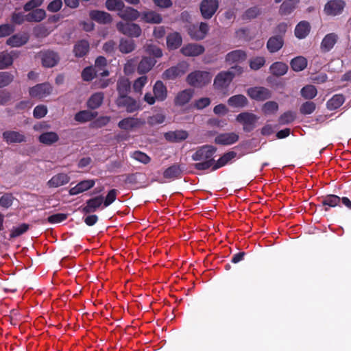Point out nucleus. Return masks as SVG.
I'll return each mask as SVG.
<instances>
[{
	"label": "nucleus",
	"instance_id": "34",
	"mask_svg": "<svg viewBox=\"0 0 351 351\" xmlns=\"http://www.w3.org/2000/svg\"><path fill=\"white\" fill-rule=\"evenodd\" d=\"M15 54L14 51H2L0 53V70L7 69L12 64Z\"/></svg>",
	"mask_w": 351,
	"mask_h": 351
},
{
	"label": "nucleus",
	"instance_id": "37",
	"mask_svg": "<svg viewBox=\"0 0 351 351\" xmlns=\"http://www.w3.org/2000/svg\"><path fill=\"white\" fill-rule=\"evenodd\" d=\"M299 0H286L280 5L279 13L281 15L291 14L296 8Z\"/></svg>",
	"mask_w": 351,
	"mask_h": 351
},
{
	"label": "nucleus",
	"instance_id": "57",
	"mask_svg": "<svg viewBox=\"0 0 351 351\" xmlns=\"http://www.w3.org/2000/svg\"><path fill=\"white\" fill-rule=\"evenodd\" d=\"M261 13V11L257 7H252L247 9L243 14V19L244 20H251L256 18Z\"/></svg>",
	"mask_w": 351,
	"mask_h": 351
},
{
	"label": "nucleus",
	"instance_id": "45",
	"mask_svg": "<svg viewBox=\"0 0 351 351\" xmlns=\"http://www.w3.org/2000/svg\"><path fill=\"white\" fill-rule=\"evenodd\" d=\"M345 98L342 95H335L327 102V108L330 110H335L339 108L344 102Z\"/></svg>",
	"mask_w": 351,
	"mask_h": 351
},
{
	"label": "nucleus",
	"instance_id": "54",
	"mask_svg": "<svg viewBox=\"0 0 351 351\" xmlns=\"http://www.w3.org/2000/svg\"><path fill=\"white\" fill-rule=\"evenodd\" d=\"M147 83V76H141L138 78H137L133 84V89L134 91L141 94L142 93V89L144 87V86Z\"/></svg>",
	"mask_w": 351,
	"mask_h": 351
},
{
	"label": "nucleus",
	"instance_id": "11",
	"mask_svg": "<svg viewBox=\"0 0 351 351\" xmlns=\"http://www.w3.org/2000/svg\"><path fill=\"white\" fill-rule=\"evenodd\" d=\"M145 124V121L139 118L130 117L123 119L118 123V127L125 131H130L140 128Z\"/></svg>",
	"mask_w": 351,
	"mask_h": 351
},
{
	"label": "nucleus",
	"instance_id": "52",
	"mask_svg": "<svg viewBox=\"0 0 351 351\" xmlns=\"http://www.w3.org/2000/svg\"><path fill=\"white\" fill-rule=\"evenodd\" d=\"M14 76L10 72H0V88L8 86L14 80Z\"/></svg>",
	"mask_w": 351,
	"mask_h": 351
},
{
	"label": "nucleus",
	"instance_id": "62",
	"mask_svg": "<svg viewBox=\"0 0 351 351\" xmlns=\"http://www.w3.org/2000/svg\"><path fill=\"white\" fill-rule=\"evenodd\" d=\"M145 51L153 55L156 58H160L162 56V51L160 48L154 45H147L145 47Z\"/></svg>",
	"mask_w": 351,
	"mask_h": 351
},
{
	"label": "nucleus",
	"instance_id": "33",
	"mask_svg": "<svg viewBox=\"0 0 351 351\" xmlns=\"http://www.w3.org/2000/svg\"><path fill=\"white\" fill-rule=\"evenodd\" d=\"M104 95L101 92L95 93L88 99L86 105L90 109H97L103 103Z\"/></svg>",
	"mask_w": 351,
	"mask_h": 351
},
{
	"label": "nucleus",
	"instance_id": "35",
	"mask_svg": "<svg viewBox=\"0 0 351 351\" xmlns=\"http://www.w3.org/2000/svg\"><path fill=\"white\" fill-rule=\"evenodd\" d=\"M229 106L234 108H243L248 104V100L243 95H237L230 97L228 100Z\"/></svg>",
	"mask_w": 351,
	"mask_h": 351
},
{
	"label": "nucleus",
	"instance_id": "9",
	"mask_svg": "<svg viewBox=\"0 0 351 351\" xmlns=\"http://www.w3.org/2000/svg\"><path fill=\"white\" fill-rule=\"evenodd\" d=\"M247 95L256 101H264L271 97V91L267 88L258 86L250 88L247 90Z\"/></svg>",
	"mask_w": 351,
	"mask_h": 351
},
{
	"label": "nucleus",
	"instance_id": "44",
	"mask_svg": "<svg viewBox=\"0 0 351 351\" xmlns=\"http://www.w3.org/2000/svg\"><path fill=\"white\" fill-rule=\"evenodd\" d=\"M136 47L133 40L121 39L119 45V49L123 53H128L134 50Z\"/></svg>",
	"mask_w": 351,
	"mask_h": 351
},
{
	"label": "nucleus",
	"instance_id": "51",
	"mask_svg": "<svg viewBox=\"0 0 351 351\" xmlns=\"http://www.w3.org/2000/svg\"><path fill=\"white\" fill-rule=\"evenodd\" d=\"M236 154L234 152H230L225 154L217 161V162L213 167V169L215 170L219 167L224 166L229 160L234 158Z\"/></svg>",
	"mask_w": 351,
	"mask_h": 351
},
{
	"label": "nucleus",
	"instance_id": "5",
	"mask_svg": "<svg viewBox=\"0 0 351 351\" xmlns=\"http://www.w3.org/2000/svg\"><path fill=\"white\" fill-rule=\"evenodd\" d=\"M188 69L189 64L187 62H180L176 66L167 69L162 74V78L164 80H174L185 74Z\"/></svg>",
	"mask_w": 351,
	"mask_h": 351
},
{
	"label": "nucleus",
	"instance_id": "24",
	"mask_svg": "<svg viewBox=\"0 0 351 351\" xmlns=\"http://www.w3.org/2000/svg\"><path fill=\"white\" fill-rule=\"evenodd\" d=\"M284 45L282 36H274L271 37L267 43V48L270 53H275L279 51Z\"/></svg>",
	"mask_w": 351,
	"mask_h": 351
},
{
	"label": "nucleus",
	"instance_id": "60",
	"mask_svg": "<svg viewBox=\"0 0 351 351\" xmlns=\"http://www.w3.org/2000/svg\"><path fill=\"white\" fill-rule=\"evenodd\" d=\"M14 197L10 193L4 194L0 198V206L4 208H8L12 204Z\"/></svg>",
	"mask_w": 351,
	"mask_h": 351
},
{
	"label": "nucleus",
	"instance_id": "38",
	"mask_svg": "<svg viewBox=\"0 0 351 351\" xmlns=\"http://www.w3.org/2000/svg\"><path fill=\"white\" fill-rule=\"evenodd\" d=\"M156 64V60L150 58L144 57L138 64L137 70L139 73H145L152 69Z\"/></svg>",
	"mask_w": 351,
	"mask_h": 351
},
{
	"label": "nucleus",
	"instance_id": "16",
	"mask_svg": "<svg viewBox=\"0 0 351 351\" xmlns=\"http://www.w3.org/2000/svg\"><path fill=\"white\" fill-rule=\"evenodd\" d=\"M204 47L197 43H189L184 45L180 49V52L184 56H197L204 52Z\"/></svg>",
	"mask_w": 351,
	"mask_h": 351
},
{
	"label": "nucleus",
	"instance_id": "28",
	"mask_svg": "<svg viewBox=\"0 0 351 351\" xmlns=\"http://www.w3.org/2000/svg\"><path fill=\"white\" fill-rule=\"evenodd\" d=\"M89 16L91 19L99 23H110L112 20L111 15L104 11L93 10L90 12Z\"/></svg>",
	"mask_w": 351,
	"mask_h": 351
},
{
	"label": "nucleus",
	"instance_id": "15",
	"mask_svg": "<svg viewBox=\"0 0 351 351\" xmlns=\"http://www.w3.org/2000/svg\"><path fill=\"white\" fill-rule=\"evenodd\" d=\"M3 138L7 143H21L26 142V136L22 132L7 130L3 133Z\"/></svg>",
	"mask_w": 351,
	"mask_h": 351
},
{
	"label": "nucleus",
	"instance_id": "64",
	"mask_svg": "<svg viewBox=\"0 0 351 351\" xmlns=\"http://www.w3.org/2000/svg\"><path fill=\"white\" fill-rule=\"evenodd\" d=\"M97 73V71H95L93 67H86L82 73V77L84 81H90L94 78Z\"/></svg>",
	"mask_w": 351,
	"mask_h": 351
},
{
	"label": "nucleus",
	"instance_id": "32",
	"mask_svg": "<svg viewBox=\"0 0 351 351\" xmlns=\"http://www.w3.org/2000/svg\"><path fill=\"white\" fill-rule=\"evenodd\" d=\"M38 141L44 145H51L59 141V136L55 132H43L39 136Z\"/></svg>",
	"mask_w": 351,
	"mask_h": 351
},
{
	"label": "nucleus",
	"instance_id": "30",
	"mask_svg": "<svg viewBox=\"0 0 351 351\" xmlns=\"http://www.w3.org/2000/svg\"><path fill=\"white\" fill-rule=\"evenodd\" d=\"M239 139V136L234 132L226 133L217 136L215 138V143L221 145H230L237 142Z\"/></svg>",
	"mask_w": 351,
	"mask_h": 351
},
{
	"label": "nucleus",
	"instance_id": "43",
	"mask_svg": "<svg viewBox=\"0 0 351 351\" xmlns=\"http://www.w3.org/2000/svg\"><path fill=\"white\" fill-rule=\"evenodd\" d=\"M291 67L296 72L303 71L307 66V60L303 56H298L291 61Z\"/></svg>",
	"mask_w": 351,
	"mask_h": 351
},
{
	"label": "nucleus",
	"instance_id": "46",
	"mask_svg": "<svg viewBox=\"0 0 351 351\" xmlns=\"http://www.w3.org/2000/svg\"><path fill=\"white\" fill-rule=\"evenodd\" d=\"M107 64L106 59L103 56L98 57L95 60V67L97 69V72L101 76H107L109 72L107 70H104V68Z\"/></svg>",
	"mask_w": 351,
	"mask_h": 351
},
{
	"label": "nucleus",
	"instance_id": "31",
	"mask_svg": "<svg viewBox=\"0 0 351 351\" xmlns=\"http://www.w3.org/2000/svg\"><path fill=\"white\" fill-rule=\"evenodd\" d=\"M97 114V112L84 110L76 113L74 119L77 122L85 123L93 120Z\"/></svg>",
	"mask_w": 351,
	"mask_h": 351
},
{
	"label": "nucleus",
	"instance_id": "40",
	"mask_svg": "<svg viewBox=\"0 0 351 351\" xmlns=\"http://www.w3.org/2000/svg\"><path fill=\"white\" fill-rule=\"evenodd\" d=\"M89 50V44L86 40L77 42L73 49V52L76 57H82L85 56Z\"/></svg>",
	"mask_w": 351,
	"mask_h": 351
},
{
	"label": "nucleus",
	"instance_id": "59",
	"mask_svg": "<svg viewBox=\"0 0 351 351\" xmlns=\"http://www.w3.org/2000/svg\"><path fill=\"white\" fill-rule=\"evenodd\" d=\"M340 197L337 195H330L326 197L322 203L324 206H329L330 207H334L337 206L340 202Z\"/></svg>",
	"mask_w": 351,
	"mask_h": 351
},
{
	"label": "nucleus",
	"instance_id": "47",
	"mask_svg": "<svg viewBox=\"0 0 351 351\" xmlns=\"http://www.w3.org/2000/svg\"><path fill=\"white\" fill-rule=\"evenodd\" d=\"M106 8L110 11H120L125 8V4L122 0H106L105 3Z\"/></svg>",
	"mask_w": 351,
	"mask_h": 351
},
{
	"label": "nucleus",
	"instance_id": "36",
	"mask_svg": "<svg viewBox=\"0 0 351 351\" xmlns=\"http://www.w3.org/2000/svg\"><path fill=\"white\" fill-rule=\"evenodd\" d=\"M247 56L242 50H234L228 53L226 56V60L230 64L245 60Z\"/></svg>",
	"mask_w": 351,
	"mask_h": 351
},
{
	"label": "nucleus",
	"instance_id": "21",
	"mask_svg": "<svg viewBox=\"0 0 351 351\" xmlns=\"http://www.w3.org/2000/svg\"><path fill=\"white\" fill-rule=\"evenodd\" d=\"M118 16L125 21H132L138 19L141 16V13L131 7H125L120 12H118Z\"/></svg>",
	"mask_w": 351,
	"mask_h": 351
},
{
	"label": "nucleus",
	"instance_id": "27",
	"mask_svg": "<svg viewBox=\"0 0 351 351\" xmlns=\"http://www.w3.org/2000/svg\"><path fill=\"white\" fill-rule=\"evenodd\" d=\"M95 182L93 180H83L78 183L74 187H72L69 190V194L71 195H75L84 191H86L88 189L92 188L95 185Z\"/></svg>",
	"mask_w": 351,
	"mask_h": 351
},
{
	"label": "nucleus",
	"instance_id": "49",
	"mask_svg": "<svg viewBox=\"0 0 351 351\" xmlns=\"http://www.w3.org/2000/svg\"><path fill=\"white\" fill-rule=\"evenodd\" d=\"M301 95L306 99L314 98L317 93L316 88L313 85H306L301 89Z\"/></svg>",
	"mask_w": 351,
	"mask_h": 351
},
{
	"label": "nucleus",
	"instance_id": "53",
	"mask_svg": "<svg viewBox=\"0 0 351 351\" xmlns=\"http://www.w3.org/2000/svg\"><path fill=\"white\" fill-rule=\"evenodd\" d=\"M180 174V169L178 165H173L164 171V177L167 179L177 178Z\"/></svg>",
	"mask_w": 351,
	"mask_h": 351
},
{
	"label": "nucleus",
	"instance_id": "63",
	"mask_svg": "<svg viewBox=\"0 0 351 351\" xmlns=\"http://www.w3.org/2000/svg\"><path fill=\"white\" fill-rule=\"evenodd\" d=\"M315 109V104L313 101H306L300 107V112L303 114H311Z\"/></svg>",
	"mask_w": 351,
	"mask_h": 351
},
{
	"label": "nucleus",
	"instance_id": "8",
	"mask_svg": "<svg viewBox=\"0 0 351 351\" xmlns=\"http://www.w3.org/2000/svg\"><path fill=\"white\" fill-rule=\"evenodd\" d=\"M219 7L218 0H203L200 4V11L204 19H210Z\"/></svg>",
	"mask_w": 351,
	"mask_h": 351
},
{
	"label": "nucleus",
	"instance_id": "55",
	"mask_svg": "<svg viewBox=\"0 0 351 351\" xmlns=\"http://www.w3.org/2000/svg\"><path fill=\"white\" fill-rule=\"evenodd\" d=\"M29 229V225L26 223H22L18 227H14L10 230V239H14L19 237L22 234L25 233Z\"/></svg>",
	"mask_w": 351,
	"mask_h": 351
},
{
	"label": "nucleus",
	"instance_id": "41",
	"mask_svg": "<svg viewBox=\"0 0 351 351\" xmlns=\"http://www.w3.org/2000/svg\"><path fill=\"white\" fill-rule=\"evenodd\" d=\"M309 23L306 21H302L299 23L295 29V34L298 38H305L310 32Z\"/></svg>",
	"mask_w": 351,
	"mask_h": 351
},
{
	"label": "nucleus",
	"instance_id": "50",
	"mask_svg": "<svg viewBox=\"0 0 351 351\" xmlns=\"http://www.w3.org/2000/svg\"><path fill=\"white\" fill-rule=\"evenodd\" d=\"M278 110V104L274 101H269L265 103L261 108L265 114H271L276 113Z\"/></svg>",
	"mask_w": 351,
	"mask_h": 351
},
{
	"label": "nucleus",
	"instance_id": "39",
	"mask_svg": "<svg viewBox=\"0 0 351 351\" xmlns=\"http://www.w3.org/2000/svg\"><path fill=\"white\" fill-rule=\"evenodd\" d=\"M46 17V12L43 9H36L26 14V21L40 22Z\"/></svg>",
	"mask_w": 351,
	"mask_h": 351
},
{
	"label": "nucleus",
	"instance_id": "12",
	"mask_svg": "<svg viewBox=\"0 0 351 351\" xmlns=\"http://www.w3.org/2000/svg\"><path fill=\"white\" fill-rule=\"evenodd\" d=\"M52 88L49 84H37L29 89V95L34 98L41 99L51 94Z\"/></svg>",
	"mask_w": 351,
	"mask_h": 351
},
{
	"label": "nucleus",
	"instance_id": "10",
	"mask_svg": "<svg viewBox=\"0 0 351 351\" xmlns=\"http://www.w3.org/2000/svg\"><path fill=\"white\" fill-rule=\"evenodd\" d=\"M45 67H53L59 62V56L53 51H40L37 55Z\"/></svg>",
	"mask_w": 351,
	"mask_h": 351
},
{
	"label": "nucleus",
	"instance_id": "29",
	"mask_svg": "<svg viewBox=\"0 0 351 351\" xmlns=\"http://www.w3.org/2000/svg\"><path fill=\"white\" fill-rule=\"evenodd\" d=\"M104 203V197L101 195L95 197L86 202V206L84 208L86 213L95 212Z\"/></svg>",
	"mask_w": 351,
	"mask_h": 351
},
{
	"label": "nucleus",
	"instance_id": "3",
	"mask_svg": "<svg viewBox=\"0 0 351 351\" xmlns=\"http://www.w3.org/2000/svg\"><path fill=\"white\" fill-rule=\"evenodd\" d=\"M116 27L119 32L129 37L138 38L142 34L141 27L136 23L120 21L117 23Z\"/></svg>",
	"mask_w": 351,
	"mask_h": 351
},
{
	"label": "nucleus",
	"instance_id": "22",
	"mask_svg": "<svg viewBox=\"0 0 351 351\" xmlns=\"http://www.w3.org/2000/svg\"><path fill=\"white\" fill-rule=\"evenodd\" d=\"M141 20L147 23L159 24L162 21V17L160 14L149 10L141 14Z\"/></svg>",
	"mask_w": 351,
	"mask_h": 351
},
{
	"label": "nucleus",
	"instance_id": "23",
	"mask_svg": "<svg viewBox=\"0 0 351 351\" xmlns=\"http://www.w3.org/2000/svg\"><path fill=\"white\" fill-rule=\"evenodd\" d=\"M182 43L181 35L178 32H172L167 36V47L169 50L179 48Z\"/></svg>",
	"mask_w": 351,
	"mask_h": 351
},
{
	"label": "nucleus",
	"instance_id": "6",
	"mask_svg": "<svg viewBox=\"0 0 351 351\" xmlns=\"http://www.w3.org/2000/svg\"><path fill=\"white\" fill-rule=\"evenodd\" d=\"M116 104L119 107H124L129 113H132L141 109V104L134 98L126 96L118 97Z\"/></svg>",
	"mask_w": 351,
	"mask_h": 351
},
{
	"label": "nucleus",
	"instance_id": "61",
	"mask_svg": "<svg viewBox=\"0 0 351 351\" xmlns=\"http://www.w3.org/2000/svg\"><path fill=\"white\" fill-rule=\"evenodd\" d=\"M165 119V117L162 114H156L153 116L148 117L147 123L154 126L158 124L162 123Z\"/></svg>",
	"mask_w": 351,
	"mask_h": 351
},
{
	"label": "nucleus",
	"instance_id": "4",
	"mask_svg": "<svg viewBox=\"0 0 351 351\" xmlns=\"http://www.w3.org/2000/svg\"><path fill=\"white\" fill-rule=\"evenodd\" d=\"M236 119L243 125V128L245 131L250 132L255 128L259 117L252 112H244L239 114Z\"/></svg>",
	"mask_w": 351,
	"mask_h": 351
},
{
	"label": "nucleus",
	"instance_id": "48",
	"mask_svg": "<svg viewBox=\"0 0 351 351\" xmlns=\"http://www.w3.org/2000/svg\"><path fill=\"white\" fill-rule=\"evenodd\" d=\"M130 84L127 79H121L117 82L119 97L126 96L130 90Z\"/></svg>",
	"mask_w": 351,
	"mask_h": 351
},
{
	"label": "nucleus",
	"instance_id": "42",
	"mask_svg": "<svg viewBox=\"0 0 351 351\" xmlns=\"http://www.w3.org/2000/svg\"><path fill=\"white\" fill-rule=\"evenodd\" d=\"M269 69L274 75L281 76L287 72L288 66L285 63L276 62L271 65Z\"/></svg>",
	"mask_w": 351,
	"mask_h": 351
},
{
	"label": "nucleus",
	"instance_id": "20",
	"mask_svg": "<svg viewBox=\"0 0 351 351\" xmlns=\"http://www.w3.org/2000/svg\"><path fill=\"white\" fill-rule=\"evenodd\" d=\"M193 95V91L192 90H183L176 95L174 99V104L178 106H183L190 101Z\"/></svg>",
	"mask_w": 351,
	"mask_h": 351
},
{
	"label": "nucleus",
	"instance_id": "18",
	"mask_svg": "<svg viewBox=\"0 0 351 351\" xmlns=\"http://www.w3.org/2000/svg\"><path fill=\"white\" fill-rule=\"evenodd\" d=\"M70 181V177L66 173H58L54 175L47 183L49 188H58L65 185Z\"/></svg>",
	"mask_w": 351,
	"mask_h": 351
},
{
	"label": "nucleus",
	"instance_id": "2",
	"mask_svg": "<svg viewBox=\"0 0 351 351\" xmlns=\"http://www.w3.org/2000/svg\"><path fill=\"white\" fill-rule=\"evenodd\" d=\"M243 70L240 66L231 68V71L219 73L214 80V86L217 88H223L227 87L232 82L235 75L242 73Z\"/></svg>",
	"mask_w": 351,
	"mask_h": 351
},
{
	"label": "nucleus",
	"instance_id": "13",
	"mask_svg": "<svg viewBox=\"0 0 351 351\" xmlns=\"http://www.w3.org/2000/svg\"><path fill=\"white\" fill-rule=\"evenodd\" d=\"M345 6V3L341 0H331L324 7V12L327 15L336 16L341 13Z\"/></svg>",
	"mask_w": 351,
	"mask_h": 351
},
{
	"label": "nucleus",
	"instance_id": "58",
	"mask_svg": "<svg viewBox=\"0 0 351 351\" xmlns=\"http://www.w3.org/2000/svg\"><path fill=\"white\" fill-rule=\"evenodd\" d=\"M265 63V59L263 57H255L250 60V66L253 70H258Z\"/></svg>",
	"mask_w": 351,
	"mask_h": 351
},
{
	"label": "nucleus",
	"instance_id": "14",
	"mask_svg": "<svg viewBox=\"0 0 351 351\" xmlns=\"http://www.w3.org/2000/svg\"><path fill=\"white\" fill-rule=\"evenodd\" d=\"M208 25L206 23H201L199 25H191L189 27V34L190 36L195 40L203 39L208 32Z\"/></svg>",
	"mask_w": 351,
	"mask_h": 351
},
{
	"label": "nucleus",
	"instance_id": "1",
	"mask_svg": "<svg viewBox=\"0 0 351 351\" xmlns=\"http://www.w3.org/2000/svg\"><path fill=\"white\" fill-rule=\"evenodd\" d=\"M212 75L204 71H195L186 77V82L194 87L202 88L211 82Z\"/></svg>",
	"mask_w": 351,
	"mask_h": 351
},
{
	"label": "nucleus",
	"instance_id": "17",
	"mask_svg": "<svg viewBox=\"0 0 351 351\" xmlns=\"http://www.w3.org/2000/svg\"><path fill=\"white\" fill-rule=\"evenodd\" d=\"M339 36L335 33L326 34L322 40L320 49L322 52L326 53L330 51L337 43Z\"/></svg>",
	"mask_w": 351,
	"mask_h": 351
},
{
	"label": "nucleus",
	"instance_id": "56",
	"mask_svg": "<svg viewBox=\"0 0 351 351\" xmlns=\"http://www.w3.org/2000/svg\"><path fill=\"white\" fill-rule=\"evenodd\" d=\"M110 121V117L101 116L91 123L90 126L93 128H100L106 125Z\"/></svg>",
	"mask_w": 351,
	"mask_h": 351
},
{
	"label": "nucleus",
	"instance_id": "7",
	"mask_svg": "<svg viewBox=\"0 0 351 351\" xmlns=\"http://www.w3.org/2000/svg\"><path fill=\"white\" fill-rule=\"evenodd\" d=\"M216 152V148L212 145H204L197 148L196 152L192 156V158L195 161L213 160L212 156Z\"/></svg>",
	"mask_w": 351,
	"mask_h": 351
},
{
	"label": "nucleus",
	"instance_id": "19",
	"mask_svg": "<svg viewBox=\"0 0 351 351\" xmlns=\"http://www.w3.org/2000/svg\"><path fill=\"white\" fill-rule=\"evenodd\" d=\"M29 39L28 34L26 33H19L6 40V44L11 47H19L25 45Z\"/></svg>",
	"mask_w": 351,
	"mask_h": 351
},
{
	"label": "nucleus",
	"instance_id": "26",
	"mask_svg": "<svg viewBox=\"0 0 351 351\" xmlns=\"http://www.w3.org/2000/svg\"><path fill=\"white\" fill-rule=\"evenodd\" d=\"M188 136V132L182 130L171 131L165 134V137L166 140L173 143H177L184 141L186 139Z\"/></svg>",
	"mask_w": 351,
	"mask_h": 351
},
{
	"label": "nucleus",
	"instance_id": "25",
	"mask_svg": "<svg viewBox=\"0 0 351 351\" xmlns=\"http://www.w3.org/2000/svg\"><path fill=\"white\" fill-rule=\"evenodd\" d=\"M153 92L158 101H162L167 97V88L161 81H157L155 83L153 87Z\"/></svg>",
	"mask_w": 351,
	"mask_h": 351
}]
</instances>
